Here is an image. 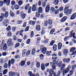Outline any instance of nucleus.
Segmentation results:
<instances>
[{"label": "nucleus", "instance_id": "2f4dec72", "mask_svg": "<svg viewBox=\"0 0 76 76\" xmlns=\"http://www.w3.org/2000/svg\"><path fill=\"white\" fill-rule=\"evenodd\" d=\"M25 61H21V66H24V65H25Z\"/></svg>", "mask_w": 76, "mask_h": 76}, {"label": "nucleus", "instance_id": "49530a36", "mask_svg": "<svg viewBox=\"0 0 76 76\" xmlns=\"http://www.w3.org/2000/svg\"><path fill=\"white\" fill-rule=\"evenodd\" d=\"M9 67V65H8V64L7 63H5L4 64V68H5L6 69L7 68Z\"/></svg>", "mask_w": 76, "mask_h": 76}, {"label": "nucleus", "instance_id": "ea45409f", "mask_svg": "<svg viewBox=\"0 0 76 76\" xmlns=\"http://www.w3.org/2000/svg\"><path fill=\"white\" fill-rule=\"evenodd\" d=\"M51 53V51H50V52L48 51H47L46 52V54L48 56H50V54Z\"/></svg>", "mask_w": 76, "mask_h": 76}, {"label": "nucleus", "instance_id": "4c0bfd02", "mask_svg": "<svg viewBox=\"0 0 76 76\" xmlns=\"http://www.w3.org/2000/svg\"><path fill=\"white\" fill-rule=\"evenodd\" d=\"M7 37H11L12 36V32L11 31H9L7 34Z\"/></svg>", "mask_w": 76, "mask_h": 76}, {"label": "nucleus", "instance_id": "4be33fe9", "mask_svg": "<svg viewBox=\"0 0 76 76\" xmlns=\"http://www.w3.org/2000/svg\"><path fill=\"white\" fill-rule=\"evenodd\" d=\"M41 69L42 70H45V66L44 64H42L41 65Z\"/></svg>", "mask_w": 76, "mask_h": 76}, {"label": "nucleus", "instance_id": "13d9d810", "mask_svg": "<svg viewBox=\"0 0 76 76\" xmlns=\"http://www.w3.org/2000/svg\"><path fill=\"white\" fill-rule=\"evenodd\" d=\"M76 68V65H74L72 66V69L73 70L75 69Z\"/></svg>", "mask_w": 76, "mask_h": 76}, {"label": "nucleus", "instance_id": "f03ea898", "mask_svg": "<svg viewBox=\"0 0 76 76\" xmlns=\"http://www.w3.org/2000/svg\"><path fill=\"white\" fill-rule=\"evenodd\" d=\"M31 51L30 50L26 51V49H24L23 50L22 56V57H26L30 54Z\"/></svg>", "mask_w": 76, "mask_h": 76}, {"label": "nucleus", "instance_id": "dca6fc26", "mask_svg": "<svg viewBox=\"0 0 76 76\" xmlns=\"http://www.w3.org/2000/svg\"><path fill=\"white\" fill-rule=\"evenodd\" d=\"M72 11V10L69 9L66 11V12H65L64 13H66V14H68V15H70V14H71Z\"/></svg>", "mask_w": 76, "mask_h": 76}, {"label": "nucleus", "instance_id": "bb28decb", "mask_svg": "<svg viewBox=\"0 0 76 76\" xmlns=\"http://www.w3.org/2000/svg\"><path fill=\"white\" fill-rule=\"evenodd\" d=\"M35 52H36V50H35V48H33L31 53L32 55H34L35 54Z\"/></svg>", "mask_w": 76, "mask_h": 76}, {"label": "nucleus", "instance_id": "5701e85b", "mask_svg": "<svg viewBox=\"0 0 76 76\" xmlns=\"http://www.w3.org/2000/svg\"><path fill=\"white\" fill-rule=\"evenodd\" d=\"M10 16H11V17H13L15 16V13L13 12L11 10L10 11Z\"/></svg>", "mask_w": 76, "mask_h": 76}, {"label": "nucleus", "instance_id": "20e7f679", "mask_svg": "<svg viewBox=\"0 0 76 76\" xmlns=\"http://www.w3.org/2000/svg\"><path fill=\"white\" fill-rule=\"evenodd\" d=\"M15 63V59L12 58L11 59V61L10 60H9L8 61V67L9 68H10V66H11V64H13Z\"/></svg>", "mask_w": 76, "mask_h": 76}, {"label": "nucleus", "instance_id": "72a5a7b5", "mask_svg": "<svg viewBox=\"0 0 76 76\" xmlns=\"http://www.w3.org/2000/svg\"><path fill=\"white\" fill-rule=\"evenodd\" d=\"M39 12H37L36 14V16L37 18H39V16H40V14Z\"/></svg>", "mask_w": 76, "mask_h": 76}, {"label": "nucleus", "instance_id": "09e8293b", "mask_svg": "<svg viewBox=\"0 0 76 76\" xmlns=\"http://www.w3.org/2000/svg\"><path fill=\"white\" fill-rule=\"evenodd\" d=\"M7 72H8V71H7V69H6L4 70L3 72V75H6V73H7Z\"/></svg>", "mask_w": 76, "mask_h": 76}, {"label": "nucleus", "instance_id": "a878e982", "mask_svg": "<svg viewBox=\"0 0 76 76\" xmlns=\"http://www.w3.org/2000/svg\"><path fill=\"white\" fill-rule=\"evenodd\" d=\"M38 12H39V13H41L42 12V7H39L38 9Z\"/></svg>", "mask_w": 76, "mask_h": 76}, {"label": "nucleus", "instance_id": "7ed1b4c3", "mask_svg": "<svg viewBox=\"0 0 76 76\" xmlns=\"http://www.w3.org/2000/svg\"><path fill=\"white\" fill-rule=\"evenodd\" d=\"M7 44L8 47L10 46H12L13 44V43L12 42V39H9L7 41Z\"/></svg>", "mask_w": 76, "mask_h": 76}, {"label": "nucleus", "instance_id": "4d7b16f0", "mask_svg": "<svg viewBox=\"0 0 76 76\" xmlns=\"http://www.w3.org/2000/svg\"><path fill=\"white\" fill-rule=\"evenodd\" d=\"M64 53H68V52H69V50H68L67 49H64Z\"/></svg>", "mask_w": 76, "mask_h": 76}, {"label": "nucleus", "instance_id": "cd10ccee", "mask_svg": "<svg viewBox=\"0 0 76 76\" xmlns=\"http://www.w3.org/2000/svg\"><path fill=\"white\" fill-rule=\"evenodd\" d=\"M53 49L54 51H56L57 50V45H54L53 46Z\"/></svg>", "mask_w": 76, "mask_h": 76}, {"label": "nucleus", "instance_id": "9d476101", "mask_svg": "<svg viewBox=\"0 0 76 76\" xmlns=\"http://www.w3.org/2000/svg\"><path fill=\"white\" fill-rule=\"evenodd\" d=\"M41 50L43 54H45L46 53V51H47V48L45 47H44L42 48H41Z\"/></svg>", "mask_w": 76, "mask_h": 76}, {"label": "nucleus", "instance_id": "4468645a", "mask_svg": "<svg viewBox=\"0 0 76 76\" xmlns=\"http://www.w3.org/2000/svg\"><path fill=\"white\" fill-rule=\"evenodd\" d=\"M16 75L17 74L15 72H10L9 73V76H16Z\"/></svg>", "mask_w": 76, "mask_h": 76}, {"label": "nucleus", "instance_id": "6ab92c4d", "mask_svg": "<svg viewBox=\"0 0 76 76\" xmlns=\"http://www.w3.org/2000/svg\"><path fill=\"white\" fill-rule=\"evenodd\" d=\"M7 45L6 44V43H5L3 46V50L6 51V50H7Z\"/></svg>", "mask_w": 76, "mask_h": 76}, {"label": "nucleus", "instance_id": "aec40b11", "mask_svg": "<svg viewBox=\"0 0 76 76\" xmlns=\"http://www.w3.org/2000/svg\"><path fill=\"white\" fill-rule=\"evenodd\" d=\"M36 10V5L35 4H33L32 6V10L33 12H35Z\"/></svg>", "mask_w": 76, "mask_h": 76}, {"label": "nucleus", "instance_id": "0eeeda50", "mask_svg": "<svg viewBox=\"0 0 76 76\" xmlns=\"http://www.w3.org/2000/svg\"><path fill=\"white\" fill-rule=\"evenodd\" d=\"M75 32L73 33V31L72 30L70 32V33L69 34V36L70 37H73V38L74 39H76V37L75 36Z\"/></svg>", "mask_w": 76, "mask_h": 76}, {"label": "nucleus", "instance_id": "ddd939ff", "mask_svg": "<svg viewBox=\"0 0 76 76\" xmlns=\"http://www.w3.org/2000/svg\"><path fill=\"white\" fill-rule=\"evenodd\" d=\"M76 17V12L74 13L71 16L70 19L71 20H73Z\"/></svg>", "mask_w": 76, "mask_h": 76}, {"label": "nucleus", "instance_id": "a18cd8bd", "mask_svg": "<svg viewBox=\"0 0 76 76\" xmlns=\"http://www.w3.org/2000/svg\"><path fill=\"white\" fill-rule=\"evenodd\" d=\"M58 10H59V11H60V12H62V11L63 10V7H61L59 8Z\"/></svg>", "mask_w": 76, "mask_h": 76}, {"label": "nucleus", "instance_id": "5fc2aeb1", "mask_svg": "<svg viewBox=\"0 0 76 76\" xmlns=\"http://www.w3.org/2000/svg\"><path fill=\"white\" fill-rule=\"evenodd\" d=\"M34 36V32L32 31L31 32V38H32Z\"/></svg>", "mask_w": 76, "mask_h": 76}, {"label": "nucleus", "instance_id": "e433bc0d", "mask_svg": "<svg viewBox=\"0 0 76 76\" xmlns=\"http://www.w3.org/2000/svg\"><path fill=\"white\" fill-rule=\"evenodd\" d=\"M21 17L22 18V19H24L26 16V14H21Z\"/></svg>", "mask_w": 76, "mask_h": 76}, {"label": "nucleus", "instance_id": "8fccbe9b", "mask_svg": "<svg viewBox=\"0 0 76 76\" xmlns=\"http://www.w3.org/2000/svg\"><path fill=\"white\" fill-rule=\"evenodd\" d=\"M23 30H20L19 31V33H20V35H21V36H23V35L22 33H23Z\"/></svg>", "mask_w": 76, "mask_h": 76}, {"label": "nucleus", "instance_id": "3c124183", "mask_svg": "<svg viewBox=\"0 0 76 76\" xmlns=\"http://www.w3.org/2000/svg\"><path fill=\"white\" fill-rule=\"evenodd\" d=\"M48 25V21H46L44 23V26L46 27Z\"/></svg>", "mask_w": 76, "mask_h": 76}, {"label": "nucleus", "instance_id": "79ce46f5", "mask_svg": "<svg viewBox=\"0 0 76 76\" xmlns=\"http://www.w3.org/2000/svg\"><path fill=\"white\" fill-rule=\"evenodd\" d=\"M20 45V43H19L17 42L15 46V48H17V47H19V46Z\"/></svg>", "mask_w": 76, "mask_h": 76}, {"label": "nucleus", "instance_id": "423d86ee", "mask_svg": "<svg viewBox=\"0 0 76 76\" xmlns=\"http://www.w3.org/2000/svg\"><path fill=\"white\" fill-rule=\"evenodd\" d=\"M70 66H68V67H67L66 69L63 72V76H64V73H67L69 72L70 70Z\"/></svg>", "mask_w": 76, "mask_h": 76}, {"label": "nucleus", "instance_id": "393cba45", "mask_svg": "<svg viewBox=\"0 0 76 76\" xmlns=\"http://www.w3.org/2000/svg\"><path fill=\"white\" fill-rule=\"evenodd\" d=\"M28 75H29L30 76H35V74H32V72L29 71L28 73Z\"/></svg>", "mask_w": 76, "mask_h": 76}, {"label": "nucleus", "instance_id": "f257e3e1", "mask_svg": "<svg viewBox=\"0 0 76 76\" xmlns=\"http://www.w3.org/2000/svg\"><path fill=\"white\" fill-rule=\"evenodd\" d=\"M52 59H54L53 60V62H50V65L52 66V68L53 69H56V64L58 65V67H61V70H63V69L65 67V66H66V65L64 64H63L62 65V61H59L58 62H56V60L57 58V57H55L57 56V55L56 54H53L52 55Z\"/></svg>", "mask_w": 76, "mask_h": 76}, {"label": "nucleus", "instance_id": "052dcab7", "mask_svg": "<svg viewBox=\"0 0 76 76\" xmlns=\"http://www.w3.org/2000/svg\"><path fill=\"white\" fill-rule=\"evenodd\" d=\"M68 9H69V7H65V9H64V12H66V11H67V10H68Z\"/></svg>", "mask_w": 76, "mask_h": 76}, {"label": "nucleus", "instance_id": "603ef678", "mask_svg": "<svg viewBox=\"0 0 76 76\" xmlns=\"http://www.w3.org/2000/svg\"><path fill=\"white\" fill-rule=\"evenodd\" d=\"M50 10L51 12H55V9L53 8V7H52L50 9Z\"/></svg>", "mask_w": 76, "mask_h": 76}, {"label": "nucleus", "instance_id": "864d4df0", "mask_svg": "<svg viewBox=\"0 0 76 76\" xmlns=\"http://www.w3.org/2000/svg\"><path fill=\"white\" fill-rule=\"evenodd\" d=\"M48 41H49V39H46L43 42L44 44H47V43L48 42Z\"/></svg>", "mask_w": 76, "mask_h": 76}, {"label": "nucleus", "instance_id": "39448f33", "mask_svg": "<svg viewBox=\"0 0 76 76\" xmlns=\"http://www.w3.org/2000/svg\"><path fill=\"white\" fill-rule=\"evenodd\" d=\"M28 13H31V9H32V7H29V4H26V6L25 7V9L26 10H28Z\"/></svg>", "mask_w": 76, "mask_h": 76}, {"label": "nucleus", "instance_id": "a19ab883", "mask_svg": "<svg viewBox=\"0 0 76 76\" xmlns=\"http://www.w3.org/2000/svg\"><path fill=\"white\" fill-rule=\"evenodd\" d=\"M11 4L12 5V6H14V5H15L16 4V2L14 0L12 1H11Z\"/></svg>", "mask_w": 76, "mask_h": 76}, {"label": "nucleus", "instance_id": "6e6d98bb", "mask_svg": "<svg viewBox=\"0 0 76 76\" xmlns=\"http://www.w3.org/2000/svg\"><path fill=\"white\" fill-rule=\"evenodd\" d=\"M54 41H52L50 44V45L51 46H52V45H53V44H54Z\"/></svg>", "mask_w": 76, "mask_h": 76}, {"label": "nucleus", "instance_id": "b1692460", "mask_svg": "<svg viewBox=\"0 0 76 76\" xmlns=\"http://www.w3.org/2000/svg\"><path fill=\"white\" fill-rule=\"evenodd\" d=\"M75 50H76V48H75L72 47L70 49V52L72 53V52H73V51H75Z\"/></svg>", "mask_w": 76, "mask_h": 76}, {"label": "nucleus", "instance_id": "c756f323", "mask_svg": "<svg viewBox=\"0 0 76 76\" xmlns=\"http://www.w3.org/2000/svg\"><path fill=\"white\" fill-rule=\"evenodd\" d=\"M49 72L50 75H52L53 73H54V71L53 69H51L49 71Z\"/></svg>", "mask_w": 76, "mask_h": 76}, {"label": "nucleus", "instance_id": "6e6552de", "mask_svg": "<svg viewBox=\"0 0 76 76\" xmlns=\"http://www.w3.org/2000/svg\"><path fill=\"white\" fill-rule=\"evenodd\" d=\"M4 2L7 6H9L10 3V0H4Z\"/></svg>", "mask_w": 76, "mask_h": 76}, {"label": "nucleus", "instance_id": "e2e57ef3", "mask_svg": "<svg viewBox=\"0 0 76 76\" xmlns=\"http://www.w3.org/2000/svg\"><path fill=\"white\" fill-rule=\"evenodd\" d=\"M26 22L24 23L23 25V28H25V27H26Z\"/></svg>", "mask_w": 76, "mask_h": 76}, {"label": "nucleus", "instance_id": "c85d7f7f", "mask_svg": "<svg viewBox=\"0 0 76 76\" xmlns=\"http://www.w3.org/2000/svg\"><path fill=\"white\" fill-rule=\"evenodd\" d=\"M30 25H35V22L32 21V20H30L29 22Z\"/></svg>", "mask_w": 76, "mask_h": 76}, {"label": "nucleus", "instance_id": "412c9836", "mask_svg": "<svg viewBox=\"0 0 76 76\" xmlns=\"http://www.w3.org/2000/svg\"><path fill=\"white\" fill-rule=\"evenodd\" d=\"M53 3L55 5L58 4V0H55L53 1Z\"/></svg>", "mask_w": 76, "mask_h": 76}, {"label": "nucleus", "instance_id": "69168bd1", "mask_svg": "<svg viewBox=\"0 0 76 76\" xmlns=\"http://www.w3.org/2000/svg\"><path fill=\"white\" fill-rule=\"evenodd\" d=\"M3 1H1L0 2V6L2 7L3 6Z\"/></svg>", "mask_w": 76, "mask_h": 76}, {"label": "nucleus", "instance_id": "1a4fd4ad", "mask_svg": "<svg viewBox=\"0 0 76 76\" xmlns=\"http://www.w3.org/2000/svg\"><path fill=\"white\" fill-rule=\"evenodd\" d=\"M70 58H65L63 59V62L68 63L70 62Z\"/></svg>", "mask_w": 76, "mask_h": 76}, {"label": "nucleus", "instance_id": "774afa93", "mask_svg": "<svg viewBox=\"0 0 76 76\" xmlns=\"http://www.w3.org/2000/svg\"><path fill=\"white\" fill-rule=\"evenodd\" d=\"M52 28H53V26H49L48 27V29L49 30L51 29H52Z\"/></svg>", "mask_w": 76, "mask_h": 76}, {"label": "nucleus", "instance_id": "de8ad7c7", "mask_svg": "<svg viewBox=\"0 0 76 76\" xmlns=\"http://www.w3.org/2000/svg\"><path fill=\"white\" fill-rule=\"evenodd\" d=\"M10 29H11V27L10 26H9L7 28V31H10Z\"/></svg>", "mask_w": 76, "mask_h": 76}, {"label": "nucleus", "instance_id": "c9c22d12", "mask_svg": "<svg viewBox=\"0 0 76 76\" xmlns=\"http://www.w3.org/2000/svg\"><path fill=\"white\" fill-rule=\"evenodd\" d=\"M54 32H55V29H53L51 30L50 34L51 35H52L53 34V33H54Z\"/></svg>", "mask_w": 76, "mask_h": 76}, {"label": "nucleus", "instance_id": "58836bf2", "mask_svg": "<svg viewBox=\"0 0 76 76\" xmlns=\"http://www.w3.org/2000/svg\"><path fill=\"white\" fill-rule=\"evenodd\" d=\"M70 36H68L65 37L64 38V41H67L68 39H69V38H70Z\"/></svg>", "mask_w": 76, "mask_h": 76}, {"label": "nucleus", "instance_id": "473e14b6", "mask_svg": "<svg viewBox=\"0 0 76 76\" xmlns=\"http://www.w3.org/2000/svg\"><path fill=\"white\" fill-rule=\"evenodd\" d=\"M18 5L20 6L23 4V1H19L18 2Z\"/></svg>", "mask_w": 76, "mask_h": 76}, {"label": "nucleus", "instance_id": "bf43d9fd", "mask_svg": "<svg viewBox=\"0 0 76 76\" xmlns=\"http://www.w3.org/2000/svg\"><path fill=\"white\" fill-rule=\"evenodd\" d=\"M22 21H19V20L17 21V24H22Z\"/></svg>", "mask_w": 76, "mask_h": 76}, {"label": "nucleus", "instance_id": "7c9ffc66", "mask_svg": "<svg viewBox=\"0 0 76 76\" xmlns=\"http://www.w3.org/2000/svg\"><path fill=\"white\" fill-rule=\"evenodd\" d=\"M14 8L16 10H18L19 9V6L18 5H16L14 6Z\"/></svg>", "mask_w": 76, "mask_h": 76}, {"label": "nucleus", "instance_id": "c03bdc74", "mask_svg": "<svg viewBox=\"0 0 76 76\" xmlns=\"http://www.w3.org/2000/svg\"><path fill=\"white\" fill-rule=\"evenodd\" d=\"M48 23L49 25H52V24H53L52 20H48Z\"/></svg>", "mask_w": 76, "mask_h": 76}, {"label": "nucleus", "instance_id": "37998d69", "mask_svg": "<svg viewBox=\"0 0 76 76\" xmlns=\"http://www.w3.org/2000/svg\"><path fill=\"white\" fill-rule=\"evenodd\" d=\"M41 60H43L44 59V56L43 55L41 54L39 56Z\"/></svg>", "mask_w": 76, "mask_h": 76}, {"label": "nucleus", "instance_id": "f3484780", "mask_svg": "<svg viewBox=\"0 0 76 76\" xmlns=\"http://www.w3.org/2000/svg\"><path fill=\"white\" fill-rule=\"evenodd\" d=\"M36 28L37 31H39L41 30V27H40V25H37L36 26Z\"/></svg>", "mask_w": 76, "mask_h": 76}, {"label": "nucleus", "instance_id": "a211bd4d", "mask_svg": "<svg viewBox=\"0 0 76 76\" xmlns=\"http://www.w3.org/2000/svg\"><path fill=\"white\" fill-rule=\"evenodd\" d=\"M61 47H62V43L61 42H59L58 44V49H60L61 48Z\"/></svg>", "mask_w": 76, "mask_h": 76}, {"label": "nucleus", "instance_id": "338daca9", "mask_svg": "<svg viewBox=\"0 0 76 76\" xmlns=\"http://www.w3.org/2000/svg\"><path fill=\"white\" fill-rule=\"evenodd\" d=\"M40 66V64H39V63L37 62V67L38 68V67H39V66Z\"/></svg>", "mask_w": 76, "mask_h": 76}, {"label": "nucleus", "instance_id": "f8f14e48", "mask_svg": "<svg viewBox=\"0 0 76 76\" xmlns=\"http://www.w3.org/2000/svg\"><path fill=\"white\" fill-rule=\"evenodd\" d=\"M50 5H47L45 8V12H48L50 11Z\"/></svg>", "mask_w": 76, "mask_h": 76}, {"label": "nucleus", "instance_id": "2eb2a0df", "mask_svg": "<svg viewBox=\"0 0 76 76\" xmlns=\"http://www.w3.org/2000/svg\"><path fill=\"white\" fill-rule=\"evenodd\" d=\"M67 19V18L66 16H65L61 20V22H65L66 20V19Z\"/></svg>", "mask_w": 76, "mask_h": 76}, {"label": "nucleus", "instance_id": "9b49d317", "mask_svg": "<svg viewBox=\"0 0 76 76\" xmlns=\"http://www.w3.org/2000/svg\"><path fill=\"white\" fill-rule=\"evenodd\" d=\"M9 20L7 19H5L3 20L2 23L3 25H6V24H7V23H9Z\"/></svg>", "mask_w": 76, "mask_h": 76}, {"label": "nucleus", "instance_id": "f704fd0d", "mask_svg": "<svg viewBox=\"0 0 76 76\" xmlns=\"http://www.w3.org/2000/svg\"><path fill=\"white\" fill-rule=\"evenodd\" d=\"M8 16H9V13L7 12H6L5 14V18H7L8 17Z\"/></svg>", "mask_w": 76, "mask_h": 76}, {"label": "nucleus", "instance_id": "680f3d73", "mask_svg": "<svg viewBox=\"0 0 76 76\" xmlns=\"http://www.w3.org/2000/svg\"><path fill=\"white\" fill-rule=\"evenodd\" d=\"M62 31H63V28H62V29H60V30L59 31H57L56 32V33L57 34H58V33H60V32H61Z\"/></svg>", "mask_w": 76, "mask_h": 76}, {"label": "nucleus", "instance_id": "0e129e2a", "mask_svg": "<svg viewBox=\"0 0 76 76\" xmlns=\"http://www.w3.org/2000/svg\"><path fill=\"white\" fill-rule=\"evenodd\" d=\"M0 63L1 64H2V63H3L4 61V60H3V59L1 58L0 59Z\"/></svg>", "mask_w": 76, "mask_h": 76}]
</instances>
